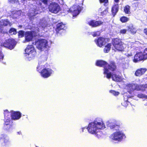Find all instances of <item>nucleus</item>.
Wrapping results in <instances>:
<instances>
[{"label":"nucleus","instance_id":"6ab92c4d","mask_svg":"<svg viewBox=\"0 0 147 147\" xmlns=\"http://www.w3.org/2000/svg\"><path fill=\"white\" fill-rule=\"evenodd\" d=\"M41 12V11H38V9H35V7L33 8L32 9H31V10H30V13L28 14V16H30V18L31 20H32L33 18V17L35 16L36 14H37L38 13H40Z\"/></svg>","mask_w":147,"mask_h":147},{"label":"nucleus","instance_id":"393cba45","mask_svg":"<svg viewBox=\"0 0 147 147\" xmlns=\"http://www.w3.org/2000/svg\"><path fill=\"white\" fill-rule=\"evenodd\" d=\"M4 125H5V126L10 125H13V122L10 118H9V117H8V118L6 120Z\"/></svg>","mask_w":147,"mask_h":147},{"label":"nucleus","instance_id":"f257e3e1","mask_svg":"<svg viewBox=\"0 0 147 147\" xmlns=\"http://www.w3.org/2000/svg\"><path fill=\"white\" fill-rule=\"evenodd\" d=\"M96 64L98 66L104 67L103 73L108 79L112 77L113 80L116 82H119L121 80V76L115 74H112L110 72L111 70L113 71L115 69L116 67L114 63H112L111 65H109L105 61L102 60H98L96 61Z\"/></svg>","mask_w":147,"mask_h":147},{"label":"nucleus","instance_id":"ddd939ff","mask_svg":"<svg viewBox=\"0 0 147 147\" xmlns=\"http://www.w3.org/2000/svg\"><path fill=\"white\" fill-rule=\"evenodd\" d=\"M81 9V7L78 4H76L73 6L69 9V11L72 13L73 18L76 16L79 13Z\"/></svg>","mask_w":147,"mask_h":147},{"label":"nucleus","instance_id":"603ef678","mask_svg":"<svg viewBox=\"0 0 147 147\" xmlns=\"http://www.w3.org/2000/svg\"><path fill=\"white\" fill-rule=\"evenodd\" d=\"M39 5H39V6H41V5H42V3H41V2H39Z\"/></svg>","mask_w":147,"mask_h":147},{"label":"nucleus","instance_id":"9d476101","mask_svg":"<svg viewBox=\"0 0 147 147\" xmlns=\"http://www.w3.org/2000/svg\"><path fill=\"white\" fill-rule=\"evenodd\" d=\"M124 136L123 134L121 131H118L113 133L111 135V137L112 140L117 141H121Z\"/></svg>","mask_w":147,"mask_h":147},{"label":"nucleus","instance_id":"39448f33","mask_svg":"<svg viewBox=\"0 0 147 147\" xmlns=\"http://www.w3.org/2000/svg\"><path fill=\"white\" fill-rule=\"evenodd\" d=\"M125 88L129 94H132L135 90H144L145 88H147V84L139 86L137 84H128L127 85Z\"/></svg>","mask_w":147,"mask_h":147},{"label":"nucleus","instance_id":"473e14b6","mask_svg":"<svg viewBox=\"0 0 147 147\" xmlns=\"http://www.w3.org/2000/svg\"><path fill=\"white\" fill-rule=\"evenodd\" d=\"M129 18L126 17H122L120 19V20L122 22H125L129 20Z\"/></svg>","mask_w":147,"mask_h":147},{"label":"nucleus","instance_id":"4be33fe9","mask_svg":"<svg viewBox=\"0 0 147 147\" xmlns=\"http://www.w3.org/2000/svg\"><path fill=\"white\" fill-rule=\"evenodd\" d=\"M109 126L111 129L113 130H117L119 128L120 125L116 124L114 123H111L109 124Z\"/></svg>","mask_w":147,"mask_h":147},{"label":"nucleus","instance_id":"aec40b11","mask_svg":"<svg viewBox=\"0 0 147 147\" xmlns=\"http://www.w3.org/2000/svg\"><path fill=\"white\" fill-rule=\"evenodd\" d=\"M146 70L147 69L146 68H140L136 71L135 74L137 76H140L144 74Z\"/></svg>","mask_w":147,"mask_h":147},{"label":"nucleus","instance_id":"7c9ffc66","mask_svg":"<svg viewBox=\"0 0 147 147\" xmlns=\"http://www.w3.org/2000/svg\"><path fill=\"white\" fill-rule=\"evenodd\" d=\"M124 11L126 13H130V7L128 5L126 6L124 8Z\"/></svg>","mask_w":147,"mask_h":147},{"label":"nucleus","instance_id":"49530a36","mask_svg":"<svg viewBox=\"0 0 147 147\" xmlns=\"http://www.w3.org/2000/svg\"><path fill=\"white\" fill-rule=\"evenodd\" d=\"M100 3H104L105 4L107 3L108 2V0H99Z\"/></svg>","mask_w":147,"mask_h":147},{"label":"nucleus","instance_id":"c756f323","mask_svg":"<svg viewBox=\"0 0 147 147\" xmlns=\"http://www.w3.org/2000/svg\"><path fill=\"white\" fill-rule=\"evenodd\" d=\"M142 56L144 60L147 59V48L144 49L142 53Z\"/></svg>","mask_w":147,"mask_h":147},{"label":"nucleus","instance_id":"bb28decb","mask_svg":"<svg viewBox=\"0 0 147 147\" xmlns=\"http://www.w3.org/2000/svg\"><path fill=\"white\" fill-rule=\"evenodd\" d=\"M111 44L110 43L106 45L104 49V51L105 53H108L111 49Z\"/></svg>","mask_w":147,"mask_h":147},{"label":"nucleus","instance_id":"58836bf2","mask_svg":"<svg viewBox=\"0 0 147 147\" xmlns=\"http://www.w3.org/2000/svg\"><path fill=\"white\" fill-rule=\"evenodd\" d=\"M138 97L140 98H146L147 96L143 94H140L138 95Z\"/></svg>","mask_w":147,"mask_h":147},{"label":"nucleus","instance_id":"f8f14e48","mask_svg":"<svg viewBox=\"0 0 147 147\" xmlns=\"http://www.w3.org/2000/svg\"><path fill=\"white\" fill-rule=\"evenodd\" d=\"M22 12L20 10L17 11L14 9H11L9 10V15L7 16H9L14 19H17L19 18L22 14Z\"/></svg>","mask_w":147,"mask_h":147},{"label":"nucleus","instance_id":"4d7b16f0","mask_svg":"<svg viewBox=\"0 0 147 147\" xmlns=\"http://www.w3.org/2000/svg\"><path fill=\"white\" fill-rule=\"evenodd\" d=\"M101 11V9H100L99 10V11Z\"/></svg>","mask_w":147,"mask_h":147},{"label":"nucleus","instance_id":"72a5a7b5","mask_svg":"<svg viewBox=\"0 0 147 147\" xmlns=\"http://www.w3.org/2000/svg\"><path fill=\"white\" fill-rule=\"evenodd\" d=\"M8 2L12 4H16V5L19 4V2L18 0H8Z\"/></svg>","mask_w":147,"mask_h":147},{"label":"nucleus","instance_id":"8fccbe9b","mask_svg":"<svg viewBox=\"0 0 147 147\" xmlns=\"http://www.w3.org/2000/svg\"><path fill=\"white\" fill-rule=\"evenodd\" d=\"M115 1L116 3H118L119 2V0H114Z\"/></svg>","mask_w":147,"mask_h":147},{"label":"nucleus","instance_id":"4468645a","mask_svg":"<svg viewBox=\"0 0 147 147\" xmlns=\"http://www.w3.org/2000/svg\"><path fill=\"white\" fill-rule=\"evenodd\" d=\"M16 44V42L14 39H9L6 40L3 44V45L10 49H12L14 47Z\"/></svg>","mask_w":147,"mask_h":147},{"label":"nucleus","instance_id":"6e6552de","mask_svg":"<svg viewBox=\"0 0 147 147\" xmlns=\"http://www.w3.org/2000/svg\"><path fill=\"white\" fill-rule=\"evenodd\" d=\"M136 48V44L135 43L133 42H129L128 44L127 49H126L125 51L127 52L125 54V55L128 57L132 56Z\"/></svg>","mask_w":147,"mask_h":147},{"label":"nucleus","instance_id":"20e7f679","mask_svg":"<svg viewBox=\"0 0 147 147\" xmlns=\"http://www.w3.org/2000/svg\"><path fill=\"white\" fill-rule=\"evenodd\" d=\"M112 44L114 47L113 49L115 51H123L126 47V45L122 42L121 40L118 38L113 39Z\"/></svg>","mask_w":147,"mask_h":147},{"label":"nucleus","instance_id":"f03ea898","mask_svg":"<svg viewBox=\"0 0 147 147\" xmlns=\"http://www.w3.org/2000/svg\"><path fill=\"white\" fill-rule=\"evenodd\" d=\"M47 26V22L44 19L40 20L38 25V27L35 28V29L32 32L28 31L25 33V40L23 41V42L26 43L31 41L33 36H36L37 33L40 31V30H43Z\"/></svg>","mask_w":147,"mask_h":147},{"label":"nucleus","instance_id":"37998d69","mask_svg":"<svg viewBox=\"0 0 147 147\" xmlns=\"http://www.w3.org/2000/svg\"><path fill=\"white\" fill-rule=\"evenodd\" d=\"M127 30L125 29H123L120 30V33L121 34H125L126 33Z\"/></svg>","mask_w":147,"mask_h":147},{"label":"nucleus","instance_id":"e433bc0d","mask_svg":"<svg viewBox=\"0 0 147 147\" xmlns=\"http://www.w3.org/2000/svg\"><path fill=\"white\" fill-rule=\"evenodd\" d=\"M18 34L19 37H22L24 34V32L22 30L18 32Z\"/></svg>","mask_w":147,"mask_h":147},{"label":"nucleus","instance_id":"cd10ccee","mask_svg":"<svg viewBox=\"0 0 147 147\" xmlns=\"http://www.w3.org/2000/svg\"><path fill=\"white\" fill-rule=\"evenodd\" d=\"M10 113V112L8 111L7 110H5L4 111V115L5 119L7 118V119L9 117V118H10V115H11Z\"/></svg>","mask_w":147,"mask_h":147},{"label":"nucleus","instance_id":"dca6fc26","mask_svg":"<svg viewBox=\"0 0 147 147\" xmlns=\"http://www.w3.org/2000/svg\"><path fill=\"white\" fill-rule=\"evenodd\" d=\"M11 119L14 120L19 119L22 116V113L19 111H15L12 110L10 111Z\"/></svg>","mask_w":147,"mask_h":147},{"label":"nucleus","instance_id":"a211bd4d","mask_svg":"<svg viewBox=\"0 0 147 147\" xmlns=\"http://www.w3.org/2000/svg\"><path fill=\"white\" fill-rule=\"evenodd\" d=\"M143 60L144 59L142 56V53L140 52L137 53L135 55L133 61L136 63Z\"/></svg>","mask_w":147,"mask_h":147},{"label":"nucleus","instance_id":"a19ab883","mask_svg":"<svg viewBox=\"0 0 147 147\" xmlns=\"http://www.w3.org/2000/svg\"><path fill=\"white\" fill-rule=\"evenodd\" d=\"M108 12V10L107 9H106L103 12H101V15L102 16L105 15Z\"/></svg>","mask_w":147,"mask_h":147},{"label":"nucleus","instance_id":"412c9836","mask_svg":"<svg viewBox=\"0 0 147 147\" xmlns=\"http://www.w3.org/2000/svg\"><path fill=\"white\" fill-rule=\"evenodd\" d=\"M11 23L8 21L7 19L2 20L0 21V28H1L3 26H5L8 25L11 26Z\"/></svg>","mask_w":147,"mask_h":147},{"label":"nucleus","instance_id":"c03bdc74","mask_svg":"<svg viewBox=\"0 0 147 147\" xmlns=\"http://www.w3.org/2000/svg\"><path fill=\"white\" fill-rule=\"evenodd\" d=\"M4 57V56L1 51H0V61L2 60Z\"/></svg>","mask_w":147,"mask_h":147},{"label":"nucleus","instance_id":"ea45409f","mask_svg":"<svg viewBox=\"0 0 147 147\" xmlns=\"http://www.w3.org/2000/svg\"><path fill=\"white\" fill-rule=\"evenodd\" d=\"M129 102H122L121 104L123 106L126 107L128 105Z\"/></svg>","mask_w":147,"mask_h":147},{"label":"nucleus","instance_id":"f3484780","mask_svg":"<svg viewBox=\"0 0 147 147\" xmlns=\"http://www.w3.org/2000/svg\"><path fill=\"white\" fill-rule=\"evenodd\" d=\"M107 40V39L100 37L98 39H95V42L98 46L101 47L106 43Z\"/></svg>","mask_w":147,"mask_h":147},{"label":"nucleus","instance_id":"2f4dec72","mask_svg":"<svg viewBox=\"0 0 147 147\" xmlns=\"http://www.w3.org/2000/svg\"><path fill=\"white\" fill-rule=\"evenodd\" d=\"M109 92L110 93L115 96H118L120 94L119 92L113 90H111Z\"/></svg>","mask_w":147,"mask_h":147},{"label":"nucleus","instance_id":"7ed1b4c3","mask_svg":"<svg viewBox=\"0 0 147 147\" xmlns=\"http://www.w3.org/2000/svg\"><path fill=\"white\" fill-rule=\"evenodd\" d=\"M105 128L104 123L102 121L100 122H97V121H94L93 122L90 123L87 129L88 132L92 134H95L96 136H98L97 129H103Z\"/></svg>","mask_w":147,"mask_h":147},{"label":"nucleus","instance_id":"5fc2aeb1","mask_svg":"<svg viewBox=\"0 0 147 147\" xmlns=\"http://www.w3.org/2000/svg\"><path fill=\"white\" fill-rule=\"evenodd\" d=\"M84 129V128H82V131H83Z\"/></svg>","mask_w":147,"mask_h":147},{"label":"nucleus","instance_id":"f704fd0d","mask_svg":"<svg viewBox=\"0 0 147 147\" xmlns=\"http://www.w3.org/2000/svg\"><path fill=\"white\" fill-rule=\"evenodd\" d=\"M9 33L11 34H16L17 33L16 29L14 28H12L9 31Z\"/></svg>","mask_w":147,"mask_h":147},{"label":"nucleus","instance_id":"a878e982","mask_svg":"<svg viewBox=\"0 0 147 147\" xmlns=\"http://www.w3.org/2000/svg\"><path fill=\"white\" fill-rule=\"evenodd\" d=\"M128 30L133 34L135 33L136 31V29L132 25H130L128 27Z\"/></svg>","mask_w":147,"mask_h":147},{"label":"nucleus","instance_id":"864d4df0","mask_svg":"<svg viewBox=\"0 0 147 147\" xmlns=\"http://www.w3.org/2000/svg\"><path fill=\"white\" fill-rule=\"evenodd\" d=\"M46 60H47V58L46 57H45V59L44 60L46 61Z\"/></svg>","mask_w":147,"mask_h":147},{"label":"nucleus","instance_id":"c85d7f7f","mask_svg":"<svg viewBox=\"0 0 147 147\" xmlns=\"http://www.w3.org/2000/svg\"><path fill=\"white\" fill-rule=\"evenodd\" d=\"M12 125H4L3 129L7 131H9L10 129L12 128Z\"/></svg>","mask_w":147,"mask_h":147},{"label":"nucleus","instance_id":"423d86ee","mask_svg":"<svg viewBox=\"0 0 147 147\" xmlns=\"http://www.w3.org/2000/svg\"><path fill=\"white\" fill-rule=\"evenodd\" d=\"M25 56L28 58H33L36 54V51L33 46L32 45L27 46L25 50Z\"/></svg>","mask_w":147,"mask_h":147},{"label":"nucleus","instance_id":"6e6d98bb","mask_svg":"<svg viewBox=\"0 0 147 147\" xmlns=\"http://www.w3.org/2000/svg\"><path fill=\"white\" fill-rule=\"evenodd\" d=\"M25 0H22V3L23 1H24Z\"/></svg>","mask_w":147,"mask_h":147},{"label":"nucleus","instance_id":"4c0bfd02","mask_svg":"<svg viewBox=\"0 0 147 147\" xmlns=\"http://www.w3.org/2000/svg\"><path fill=\"white\" fill-rule=\"evenodd\" d=\"M130 98V96H127L126 93H124V101H128V98Z\"/></svg>","mask_w":147,"mask_h":147},{"label":"nucleus","instance_id":"2eb2a0df","mask_svg":"<svg viewBox=\"0 0 147 147\" xmlns=\"http://www.w3.org/2000/svg\"><path fill=\"white\" fill-rule=\"evenodd\" d=\"M103 23L101 21H96L94 20H89L87 21V23L93 27H95L101 25Z\"/></svg>","mask_w":147,"mask_h":147},{"label":"nucleus","instance_id":"79ce46f5","mask_svg":"<svg viewBox=\"0 0 147 147\" xmlns=\"http://www.w3.org/2000/svg\"><path fill=\"white\" fill-rule=\"evenodd\" d=\"M100 34V32L98 31L94 32L92 34V36H96L99 35Z\"/></svg>","mask_w":147,"mask_h":147},{"label":"nucleus","instance_id":"09e8293b","mask_svg":"<svg viewBox=\"0 0 147 147\" xmlns=\"http://www.w3.org/2000/svg\"><path fill=\"white\" fill-rule=\"evenodd\" d=\"M8 142V140H7L5 139H4V143L5 144L7 143V142Z\"/></svg>","mask_w":147,"mask_h":147},{"label":"nucleus","instance_id":"5701e85b","mask_svg":"<svg viewBox=\"0 0 147 147\" xmlns=\"http://www.w3.org/2000/svg\"><path fill=\"white\" fill-rule=\"evenodd\" d=\"M118 10V4L114 5L112 8V12L113 16H115Z\"/></svg>","mask_w":147,"mask_h":147},{"label":"nucleus","instance_id":"de8ad7c7","mask_svg":"<svg viewBox=\"0 0 147 147\" xmlns=\"http://www.w3.org/2000/svg\"><path fill=\"white\" fill-rule=\"evenodd\" d=\"M144 32L145 34L147 35V28H145L144 29Z\"/></svg>","mask_w":147,"mask_h":147},{"label":"nucleus","instance_id":"9b49d317","mask_svg":"<svg viewBox=\"0 0 147 147\" xmlns=\"http://www.w3.org/2000/svg\"><path fill=\"white\" fill-rule=\"evenodd\" d=\"M49 9L50 12L56 13L60 11V8L57 3L55 2H52L49 5Z\"/></svg>","mask_w":147,"mask_h":147},{"label":"nucleus","instance_id":"0eeeda50","mask_svg":"<svg viewBox=\"0 0 147 147\" xmlns=\"http://www.w3.org/2000/svg\"><path fill=\"white\" fill-rule=\"evenodd\" d=\"M35 45L39 50H44L48 46L47 41L45 39H40L35 41Z\"/></svg>","mask_w":147,"mask_h":147},{"label":"nucleus","instance_id":"3c124183","mask_svg":"<svg viewBox=\"0 0 147 147\" xmlns=\"http://www.w3.org/2000/svg\"><path fill=\"white\" fill-rule=\"evenodd\" d=\"M17 133H18V134H19V135L21 134H22L21 131L18 132H17Z\"/></svg>","mask_w":147,"mask_h":147},{"label":"nucleus","instance_id":"a18cd8bd","mask_svg":"<svg viewBox=\"0 0 147 147\" xmlns=\"http://www.w3.org/2000/svg\"><path fill=\"white\" fill-rule=\"evenodd\" d=\"M40 1L44 4L45 5H47L48 0H40Z\"/></svg>","mask_w":147,"mask_h":147},{"label":"nucleus","instance_id":"c9c22d12","mask_svg":"<svg viewBox=\"0 0 147 147\" xmlns=\"http://www.w3.org/2000/svg\"><path fill=\"white\" fill-rule=\"evenodd\" d=\"M44 66H45V65L42 66V65H38L37 67V68H36L37 71L40 73V72H41V71L42 69L43 68V67Z\"/></svg>","mask_w":147,"mask_h":147},{"label":"nucleus","instance_id":"b1692460","mask_svg":"<svg viewBox=\"0 0 147 147\" xmlns=\"http://www.w3.org/2000/svg\"><path fill=\"white\" fill-rule=\"evenodd\" d=\"M65 25L62 23H58L57 25V30L65 29Z\"/></svg>","mask_w":147,"mask_h":147},{"label":"nucleus","instance_id":"1a4fd4ad","mask_svg":"<svg viewBox=\"0 0 147 147\" xmlns=\"http://www.w3.org/2000/svg\"><path fill=\"white\" fill-rule=\"evenodd\" d=\"M53 73L54 71L52 69L44 66L40 72V74L43 78H47L50 76Z\"/></svg>","mask_w":147,"mask_h":147}]
</instances>
